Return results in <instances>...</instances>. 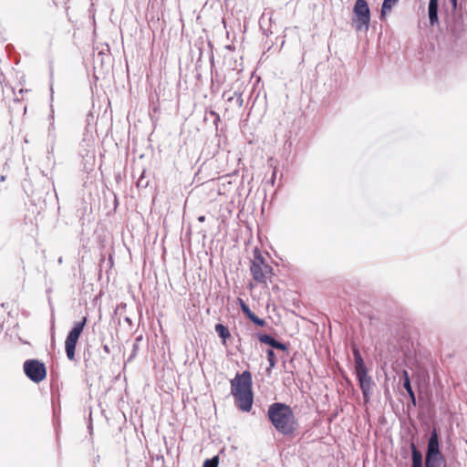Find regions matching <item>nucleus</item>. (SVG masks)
Returning <instances> with one entry per match:
<instances>
[{"mask_svg":"<svg viewBox=\"0 0 467 467\" xmlns=\"http://www.w3.org/2000/svg\"><path fill=\"white\" fill-rule=\"evenodd\" d=\"M266 355L269 362V368H267V371H270L275 366L276 358L273 349H267Z\"/></svg>","mask_w":467,"mask_h":467,"instance_id":"2eb2a0df","label":"nucleus"},{"mask_svg":"<svg viewBox=\"0 0 467 467\" xmlns=\"http://www.w3.org/2000/svg\"><path fill=\"white\" fill-rule=\"evenodd\" d=\"M450 3L451 4L452 10H456L458 0H450Z\"/></svg>","mask_w":467,"mask_h":467,"instance_id":"b1692460","label":"nucleus"},{"mask_svg":"<svg viewBox=\"0 0 467 467\" xmlns=\"http://www.w3.org/2000/svg\"><path fill=\"white\" fill-rule=\"evenodd\" d=\"M198 220H199L200 222H203V221L205 220V217H204L203 215H202V216H200V217L198 218Z\"/></svg>","mask_w":467,"mask_h":467,"instance_id":"bb28decb","label":"nucleus"},{"mask_svg":"<svg viewBox=\"0 0 467 467\" xmlns=\"http://www.w3.org/2000/svg\"><path fill=\"white\" fill-rule=\"evenodd\" d=\"M58 263H59V264H62V257H59V259H58Z\"/></svg>","mask_w":467,"mask_h":467,"instance_id":"7c9ffc66","label":"nucleus"},{"mask_svg":"<svg viewBox=\"0 0 467 467\" xmlns=\"http://www.w3.org/2000/svg\"><path fill=\"white\" fill-rule=\"evenodd\" d=\"M138 187H146L148 185V182L144 181L143 175H141L138 182H137Z\"/></svg>","mask_w":467,"mask_h":467,"instance_id":"aec40b11","label":"nucleus"},{"mask_svg":"<svg viewBox=\"0 0 467 467\" xmlns=\"http://www.w3.org/2000/svg\"><path fill=\"white\" fill-rule=\"evenodd\" d=\"M438 9L439 0H430L428 6V15L431 26H434L439 21Z\"/></svg>","mask_w":467,"mask_h":467,"instance_id":"9d476101","label":"nucleus"},{"mask_svg":"<svg viewBox=\"0 0 467 467\" xmlns=\"http://www.w3.org/2000/svg\"><path fill=\"white\" fill-rule=\"evenodd\" d=\"M356 376L363 395L364 402L368 403L373 393V387L375 386V383L372 380V378L368 375V368L356 372Z\"/></svg>","mask_w":467,"mask_h":467,"instance_id":"6e6552de","label":"nucleus"},{"mask_svg":"<svg viewBox=\"0 0 467 467\" xmlns=\"http://www.w3.org/2000/svg\"><path fill=\"white\" fill-rule=\"evenodd\" d=\"M239 301H240L241 309H243V307H245L247 306L242 299H239Z\"/></svg>","mask_w":467,"mask_h":467,"instance_id":"393cba45","label":"nucleus"},{"mask_svg":"<svg viewBox=\"0 0 467 467\" xmlns=\"http://www.w3.org/2000/svg\"><path fill=\"white\" fill-rule=\"evenodd\" d=\"M401 377H402L403 382L410 381V376H409V373H408L407 370H403L402 371V376Z\"/></svg>","mask_w":467,"mask_h":467,"instance_id":"4be33fe9","label":"nucleus"},{"mask_svg":"<svg viewBox=\"0 0 467 467\" xmlns=\"http://www.w3.org/2000/svg\"><path fill=\"white\" fill-rule=\"evenodd\" d=\"M213 115H215L217 117V119H219V116L214 112V111H212L211 112Z\"/></svg>","mask_w":467,"mask_h":467,"instance_id":"c85d7f7f","label":"nucleus"},{"mask_svg":"<svg viewBox=\"0 0 467 467\" xmlns=\"http://www.w3.org/2000/svg\"><path fill=\"white\" fill-rule=\"evenodd\" d=\"M352 20L358 31H368L370 25V10L366 0L355 2Z\"/></svg>","mask_w":467,"mask_h":467,"instance_id":"7ed1b4c3","label":"nucleus"},{"mask_svg":"<svg viewBox=\"0 0 467 467\" xmlns=\"http://www.w3.org/2000/svg\"><path fill=\"white\" fill-rule=\"evenodd\" d=\"M23 369L26 376L33 382L39 383L47 377V368L38 359H27L24 362Z\"/></svg>","mask_w":467,"mask_h":467,"instance_id":"423d86ee","label":"nucleus"},{"mask_svg":"<svg viewBox=\"0 0 467 467\" xmlns=\"http://www.w3.org/2000/svg\"><path fill=\"white\" fill-rule=\"evenodd\" d=\"M250 271L254 280L259 284H266L273 275V268L265 262L264 257L257 252L251 263Z\"/></svg>","mask_w":467,"mask_h":467,"instance_id":"20e7f679","label":"nucleus"},{"mask_svg":"<svg viewBox=\"0 0 467 467\" xmlns=\"http://www.w3.org/2000/svg\"><path fill=\"white\" fill-rule=\"evenodd\" d=\"M236 103H237L238 107H240V108L243 106L244 100H243L241 94L237 95Z\"/></svg>","mask_w":467,"mask_h":467,"instance_id":"5701e85b","label":"nucleus"},{"mask_svg":"<svg viewBox=\"0 0 467 467\" xmlns=\"http://www.w3.org/2000/svg\"><path fill=\"white\" fill-rule=\"evenodd\" d=\"M411 460L412 467H422V454L417 449L414 443H411Z\"/></svg>","mask_w":467,"mask_h":467,"instance_id":"f8f14e48","label":"nucleus"},{"mask_svg":"<svg viewBox=\"0 0 467 467\" xmlns=\"http://www.w3.org/2000/svg\"><path fill=\"white\" fill-rule=\"evenodd\" d=\"M218 463H219L218 457L214 456L212 459L205 460L202 467H218Z\"/></svg>","mask_w":467,"mask_h":467,"instance_id":"f3484780","label":"nucleus"},{"mask_svg":"<svg viewBox=\"0 0 467 467\" xmlns=\"http://www.w3.org/2000/svg\"><path fill=\"white\" fill-rule=\"evenodd\" d=\"M242 311L246 315L248 318H250L254 314L251 311L248 306L243 307Z\"/></svg>","mask_w":467,"mask_h":467,"instance_id":"412c9836","label":"nucleus"},{"mask_svg":"<svg viewBox=\"0 0 467 467\" xmlns=\"http://www.w3.org/2000/svg\"><path fill=\"white\" fill-rule=\"evenodd\" d=\"M399 0H384L381 10H380V16H384L386 14L389 13L394 5L398 4Z\"/></svg>","mask_w":467,"mask_h":467,"instance_id":"ddd939ff","label":"nucleus"},{"mask_svg":"<svg viewBox=\"0 0 467 467\" xmlns=\"http://www.w3.org/2000/svg\"><path fill=\"white\" fill-rule=\"evenodd\" d=\"M87 324V317H84L78 322H75L72 329L69 331L66 342H65V349L67 353V357L69 360L75 359V350L76 346L78 341V338L83 332L84 327Z\"/></svg>","mask_w":467,"mask_h":467,"instance_id":"39448f33","label":"nucleus"},{"mask_svg":"<svg viewBox=\"0 0 467 467\" xmlns=\"http://www.w3.org/2000/svg\"><path fill=\"white\" fill-rule=\"evenodd\" d=\"M267 416L277 431L288 435L296 430V419L290 406L275 402L268 407Z\"/></svg>","mask_w":467,"mask_h":467,"instance_id":"f03ea898","label":"nucleus"},{"mask_svg":"<svg viewBox=\"0 0 467 467\" xmlns=\"http://www.w3.org/2000/svg\"><path fill=\"white\" fill-rule=\"evenodd\" d=\"M258 340L261 343L269 345L270 347H272L273 348H275V349L286 350V348H287L284 343L275 340L272 336L267 335V334L258 335Z\"/></svg>","mask_w":467,"mask_h":467,"instance_id":"1a4fd4ad","label":"nucleus"},{"mask_svg":"<svg viewBox=\"0 0 467 467\" xmlns=\"http://www.w3.org/2000/svg\"><path fill=\"white\" fill-rule=\"evenodd\" d=\"M249 319L259 327H264L265 325V321L262 318H259L254 314Z\"/></svg>","mask_w":467,"mask_h":467,"instance_id":"a211bd4d","label":"nucleus"},{"mask_svg":"<svg viewBox=\"0 0 467 467\" xmlns=\"http://www.w3.org/2000/svg\"><path fill=\"white\" fill-rule=\"evenodd\" d=\"M215 331L217 332L219 337L223 339L224 342L227 338L231 337L228 327L223 324H216Z\"/></svg>","mask_w":467,"mask_h":467,"instance_id":"4468645a","label":"nucleus"},{"mask_svg":"<svg viewBox=\"0 0 467 467\" xmlns=\"http://www.w3.org/2000/svg\"><path fill=\"white\" fill-rule=\"evenodd\" d=\"M5 177L4 175H2L0 180L3 182V181H5Z\"/></svg>","mask_w":467,"mask_h":467,"instance_id":"c756f323","label":"nucleus"},{"mask_svg":"<svg viewBox=\"0 0 467 467\" xmlns=\"http://www.w3.org/2000/svg\"><path fill=\"white\" fill-rule=\"evenodd\" d=\"M252 384V374L248 370L237 373L231 380V394L234 398L235 405L245 412L251 410L254 402Z\"/></svg>","mask_w":467,"mask_h":467,"instance_id":"f257e3e1","label":"nucleus"},{"mask_svg":"<svg viewBox=\"0 0 467 467\" xmlns=\"http://www.w3.org/2000/svg\"><path fill=\"white\" fill-rule=\"evenodd\" d=\"M103 349H104V351H105L106 353H108V354L110 352L109 348V346H108V345H104V346H103Z\"/></svg>","mask_w":467,"mask_h":467,"instance_id":"a878e982","label":"nucleus"},{"mask_svg":"<svg viewBox=\"0 0 467 467\" xmlns=\"http://www.w3.org/2000/svg\"><path fill=\"white\" fill-rule=\"evenodd\" d=\"M352 352L355 360V372L367 369L363 358L361 357V354L356 346L352 347Z\"/></svg>","mask_w":467,"mask_h":467,"instance_id":"9b49d317","label":"nucleus"},{"mask_svg":"<svg viewBox=\"0 0 467 467\" xmlns=\"http://www.w3.org/2000/svg\"><path fill=\"white\" fill-rule=\"evenodd\" d=\"M402 385H403V388L408 392V394L411 400V402L415 405L416 404V397H415V393L412 389L410 381L403 382Z\"/></svg>","mask_w":467,"mask_h":467,"instance_id":"dca6fc26","label":"nucleus"},{"mask_svg":"<svg viewBox=\"0 0 467 467\" xmlns=\"http://www.w3.org/2000/svg\"><path fill=\"white\" fill-rule=\"evenodd\" d=\"M443 462H425V467H441Z\"/></svg>","mask_w":467,"mask_h":467,"instance_id":"6ab92c4d","label":"nucleus"},{"mask_svg":"<svg viewBox=\"0 0 467 467\" xmlns=\"http://www.w3.org/2000/svg\"><path fill=\"white\" fill-rule=\"evenodd\" d=\"M1 306H2L3 308H5V307H6V303H2V304H1Z\"/></svg>","mask_w":467,"mask_h":467,"instance_id":"cd10ccee","label":"nucleus"},{"mask_svg":"<svg viewBox=\"0 0 467 467\" xmlns=\"http://www.w3.org/2000/svg\"><path fill=\"white\" fill-rule=\"evenodd\" d=\"M443 462L442 454L440 451L439 435L436 429H433L428 441L425 462Z\"/></svg>","mask_w":467,"mask_h":467,"instance_id":"0eeeda50","label":"nucleus"}]
</instances>
